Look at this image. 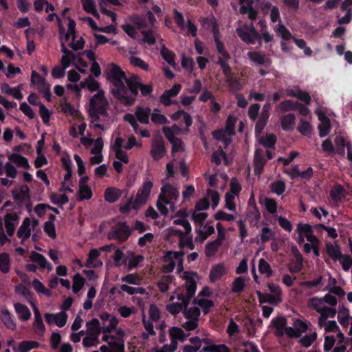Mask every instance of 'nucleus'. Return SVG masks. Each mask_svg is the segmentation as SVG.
Here are the masks:
<instances>
[{
	"label": "nucleus",
	"instance_id": "obj_1",
	"mask_svg": "<svg viewBox=\"0 0 352 352\" xmlns=\"http://www.w3.org/2000/svg\"><path fill=\"white\" fill-rule=\"evenodd\" d=\"M105 75L114 86L112 89L113 96L125 104H132L137 96V83L132 82L133 78H126L116 64H111L107 67Z\"/></svg>",
	"mask_w": 352,
	"mask_h": 352
},
{
	"label": "nucleus",
	"instance_id": "obj_2",
	"mask_svg": "<svg viewBox=\"0 0 352 352\" xmlns=\"http://www.w3.org/2000/svg\"><path fill=\"white\" fill-rule=\"evenodd\" d=\"M180 276L185 280L186 294H184L180 288L177 289L175 295L170 296L169 300L172 302L166 306L167 311L174 315L184 309L197 289L196 273L184 272Z\"/></svg>",
	"mask_w": 352,
	"mask_h": 352
},
{
	"label": "nucleus",
	"instance_id": "obj_3",
	"mask_svg": "<svg viewBox=\"0 0 352 352\" xmlns=\"http://www.w3.org/2000/svg\"><path fill=\"white\" fill-rule=\"evenodd\" d=\"M108 105V101L102 90H99L91 98L89 113L94 127L105 130L109 123L112 121L107 110Z\"/></svg>",
	"mask_w": 352,
	"mask_h": 352
},
{
	"label": "nucleus",
	"instance_id": "obj_4",
	"mask_svg": "<svg viewBox=\"0 0 352 352\" xmlns=\"http://www.w3.org/2000/svg\"><path fill=\"white\" fill-rule=\"evenodd\" d=\"M76 23L74 20L69 19L68 29L65 32L63 24H59V39L60 42L61 52L63 55L72 52L68 50L67 46L71 47L74 50H78L83 47L84 42L81 37L76 41L75 32Z\"/></svg>",
	"mask_w": 352,
	"mask_h": 352
},
{
	"label": "nucleus",
	"instance_id": "obj_5",
	"mask_svg": "<svg viewBox=\"0 0 352 352\" xmlns=\"http://www.w3.org/2000/svg\"><path fill=\"white\" fill-rule=\"evenodd\" d=\"M308 307L320 314V316L330 317L334 318L337 310V299L331 294H326L324 296L318 298L313 297L309 299Z\"/></svg>",
	"mask_w": 352,
	"mask_h": 352
},
{
	"label": "nucleus",
	"instance_id": "obj_6",
	"mask_svg": "<svg viewBox=\"0 0 352 352\" xmlns=\"http://www.w3.org/2000/svg\"><path fill=\"white\" fill-rule=\"evenodd\" d=\"M163 186L157 201V207L164 215H167L170 210H175V201L177 200L179 192L178 190L163 180Z\"/></svg>",
	"mask_w": 352,
	"mask_h": 352
},
{
	"label": "nucleus",
	"instance_id": "obj_7",
	"mask_svg": "<svg viewBox=\"0 0 352 352\" xmlns=\"http://www.w3.org/2000/svg\"><path fill=\"white\" fill-rule=\"evenodd\" d=\"M80 142L86 149L90 151L92 155V157L90 158V163L91 164H98L102 162V151L104 144L102 138L94 140L89 137H82Z\"/></svg>",
	"mask_w": 352,
	"mask_h": 352
},
{
	"label": "nucleus",
	"instance_id": "obj_8",
	"mask_svg": "<svg viewBox=\"0 0 352 352\" xmlns=\"http://www.w3.org/2000/svg\"><path fill=\"white\" fill-rule=\"evenodd\" d=\"M40 229L38 227V221L37 220H31L25 218L17 231V236L21 239V243L32 236L34 241H36L38 237Z\"/></svg>",
	"mask_w": 352,
	"mask_h": 352
},
{
	"label": "nucleus",
	"instance_id": "obj_9",
	"mask_svg": "<svg viewBox=\"0 0 352 352\" xmlns=\"http://www.w3.org/2000/svg\"><path fill=\"white\" fill-rule=\"evenodd\" d=\"M183 256L184 253L182 252L168 251L164 256L165 264L162 269L164 272H170L175 267L177 272L181 273L183 271Z\"/></svg>",
	"mask_w": 352,
	"mask_h": 352
},
{
	"label": "nucleus",
	"instance_id": "obj_10",
	"mask_svg": "<svg viewBox=\"0 0 352 352\" xmlns=\"http://www.w3.org/2000/svg\"><path fill=\"white\" fill-rule=\"evenodd\" d=\"M330 317L319 316L318 318V327L324 331V335L328 333H336V338L338 342L342 344L344 342L345 337L343 333L341 332L339 326L334 320H330Z\"/></svg>",
	"mask_w": 352,
	"mask_h": 352
},
{
	"label": "nucleus",
	"instance_id": "obj_11",
	"mask_svg": "<svg viewBox=\"0 0 352 352\" xmlns=\"http://www.w3.org/2000/svg\"><path fill=\"white\" fill-rule=\"evenodd\" d=\"M271 22L273 23H278L273 25V29L275 32L279 35L283 40L289 41L292 38L290 32L283 25L279 10L277 7L272 6L270 13Z\"/></svg>",
	"mask_w": 352,
	"mask_h": 352
},
{
	"label": "nucleus",
	"instance_id": "obj_12",
	"mask_svg": "<svg viewBox=\"0 0 352 352\" xmlns=\"http://www.w3.org/2000/svg\"><path fill=\"white\" fill-rule=\"evenodd\" d=\"M151 114V109L148 108H143L141 107H138L135 113V116L133 114H127L124 116V120L129 122L131 126H133L134 131L136 133L138 131V124L136 122L135 117L138 120L144 124H148L149 122V116Z\"/></svg>",
	"mask_w": 352,
	"mask_h": 352
},
{
	"label": "nucleus",
	"instance_id": "obj_13",
	"mask_svg": "<svg viewBox=\"0 0 352 352\" xmlns=\"http://www.w3.org/2000/svg\"><path fill=\"white\" fill-rule=\"evenodd\" d=\"M64 68H68L70 66H75L76 69L82 74H85L87 70V63L78 55L72 52L68 54L63 55L60 60Z\"/></svg>",
	"mask_w": 352,
	"mask_h": 352
},
{
	"label": "nucleus",
	"instance_id": "obj_14",
	"mask_svg": "<svg viewBox=\"0 0 352 352\" xmlns=\"http://www.w3.org/2000/svg\"><path fill=\"white\" fill-rule=\"evenodd\" d=\"M311 327L312 324L309 321L296 318L294 320L293 327H288L287 336L290 338H300Z\"/></svg>",
	"mask_w": 352,
	"mask_h": 352
},
{
	"label": "nucleus",
	"instance_id": "obj_15",
	"mask_svg": "<svg viewBox=\"0 0 352 352\" xmlns=\"http://www.w3.org/2000/svg\"><path fill=\"white\" fill-rule=\"evenodd\" d=\"M85 87H87L89 91L93 92L98 89L99 83L97 80L94 79L91 76H89L79 84L68 83L67 85V88L75 92L78 96L80 95L81 90Z\"/></svg>",
	"mask_w": 352,
	"mask_h": 352
},
{
	"label": "nucleus",
	"instance_id": "obj_16",
	"mask_svg": "<svg viewBox=\"0 0 352 352\" xmlns=\"http://www.w3.org/2000/svg\"><path fill=\"white\" fill-rule=\"evenodd\" d=\"M236 32L241 40L248 44H254L256 40L260 38V34L252 23L237 28Z\"/></svg>",
	"mask_w": 352,
	"mask_h": 352
},
{
	"label": "nucleus",
	"instance_id": "obj_17",
	"mask_svg": "<svg viewBox=\"0 0 352 352\" xmlns=\"http://www.w3.org/2000/svg\"><path fill=\"white\" fill-rule=\"evenodd\" d=\"M153 188V181L148 178L144 179L135 197L137 204H141L142 206L146 203L150 198Z\"/></svg>",
	"mask_w": 352,
	"mask_h": 352
},
{
	"label": "nucleus",
	"instance_id": "obj_18",
	"mask_svg": "<svg viewBox=\"0 0 352 352\" xmlns=\"http://www.w3.org/2000/svg\"><path fill=\"white\" fill-rule=\"evenodd\" d=\"M31 82L39 92L43 93L47 99H50V85L47 84L45 80L35 71L32 72Z\"/></svg>",
	"mask_w": 352,
	"mask_h": 352
},
{
	"label": "nucleus",
	"instance_id": "obj_19",
	"mask_svg": "<svg viewBox=\"0 0 352 352\" xmlns=\"http://www.w3.org/2000/svg\"><path fill=\"white\" fill-rule=\"evenodd\" d=\"M299 243H302L306 239L309 243L316 242L318 240L314 234L313 230L310 225L307 223H298L297 226Z\"/></svg>",
	"mask_w": 352,
	"mask_h": 352
},
{
	"label": "nucleus",
	"instance_id": "obj_20",
	"mask_svg": "<svg viewBox=\"0 0 352 352\" xmlns=\"http://www.w3.org/2000/svg\"><path fill=\"white\" fill-rule=\"evenodd\" d=\"M169 334L171 338V341L169 346V351L170 352H173L177 349V340L183 342L188 336V334L184 333L183 329L177 327H171L169 330Z\"/></svg>",
	"mask_w": 352,
	"mask_h": 352
},
{
	"label": "nucleus",
	"instance_id": "obj_21",
	"mask_svg": "<svg viewBox=\"0 0 352 352\" xmlns=\"http://www.w3.org/2000/svg\"><path fill=\"white\" fill-rule=\"evenodd\" d=\"M123 143L124 140L122 138H116L112 145V149L118 160L122 162L124 164H128L129 162V156L123 148Z\"/></svg>",
	"mask_w": 352,
	"mask_h": 352
},
{
	"label": "nucleus",
	"instance_id": "obj_22",
	"mask_svg": "<svg viewBox=\"0 0 352 352\" xmlns=\"http://www.w3.org/2000/svg\"><path fill=\"white\" fill-rule=\"evenodd\" d=\"M130 232L128 226L125 223L118 225V228L111 231L108 234L110 239H118L121 241H125L129 236Z\"/></svg>",
	"mask_w": 352,
	"mask_h": 352
},
{
	"label": "nucleus",
	"instance_id": "obj_23",
	"mask_svg": "<svg viewBox=\"0 0 352 352\" xmlns=\"http://www.w3.org/2000/svg\"><path fill=\"white\" fill-rule=\"evenodd\" d=\"M45 318L48 324H56L58 327H63L67 322V315L65 311L58 314H45Z\"/></svg>",
	"mask_w": 352,
	"mask_h": 352
},
{
	"label": "nucleus",
	"instance_id": "obj_24",
	"mask_svg": "<svg viewBox=\"0 0 352 352\" xmlns=\"http://www.w3.org/2000/svg\"><path fill=\"white\" fill-rule=\"evenodd\" d=\"M316 113L320 122L318 125L320 136L324 137L329 133L331 128L330 120L320 109H316Z\"/></svg>",
	"mask_w": 352,
	"mask_h": 352
},
{
	"label": "nucleus",
	"instance_id": "obj_25",
	"mask_svg": "<svg viewBox=\"0 0 352 352\" xmlns=\"http://www.w3.org/2000/svg\"><path fill=\"white\" fill-rule=\"evenodd\" d=\"M271 326L274 329L276 336L279 337L284 334L287 336L288 327H287V320L284 317L273 318L271 322Z\"/></svg>",
	"mask_w": 352,
	"mask_h": 352
},
{
	"label": "nucleus",
	"instance_id": "obj_26",
	"mask_svg": "<svg viewBox=\"0 0 352 352\" xmlns=\"http://www.w3.org/2000/svg\"><path fill=\"white\" fill-rule=\"evenodd\" d=\"M33 310L34 314V320L32 324L33 329L34 333L38 336H43L45 332V327L43 322V319L41 315L39 312V310L36 307L35 305L33 304Z\"/></svg>",
	"mask_w": 352,
	"mask_h": 352
},
{
	"label": "nucleus",
	"instance_id": "obj_27",
	"mask_svg": "<svg viewBox=\"0 0 352 352\" xmlns=\"http://www.w3.org/2000/svg\"><path fill=\"white\" fill-rule=\"evenodd\" d=\"M285 93L287 96L297 98L307 105L310 104L311 97L309 94L306 91H302L298 87L295 88L287 87Z\"/></svg>",
	"mask_w": 352,
	"mask_h": 352
},
{
	"label": "nucleus",
	"instance_id": "obj_28",
	"mask_svg": "<svg viewBox=\"0 0 352 352\" xmlns=\"http://www.w3.org/2000/svg\"><path fill=\"white\" fill-rule=\"evenodd\" d=\"M241 4L240 12L247 14L250 20L257 17V12L253 8L254 0H239Z\"/></svg>",
	"mask_w": 352,
	"mask_h": 352
},
{
	"label": "nucleus",
	"instance_id": "obj_29",
	"mask_svg": "<svg viewBox=\"0 0 352 352\" xmlns=\"http://www.w3.org/2000/svg\"><path fill=\"white\" fill-rule=\"evenodd\" d=\"M88 178L87 177H81L79 181V199L89 200L92 197V191L87 184Z\"/></svg>",
	"mask_w": 352,
	"mask_h": 352
},
{
	"label": "nucleus",
	"instance_id": "obj_30",
	"mask_svg": "<svg viewBox=\"0 0 352 352\" xmlns=\"http://www.w3.org/2000/svg\"><path fill=\"white\" fill-rule=\"evenodd\" d=\"M19 217L16 214L8 213L4 218V223L6 232L9 236H12L15 231V228L18 223Z\"/></svg>",
	"mask_w": 352,
	"mask_h": 352
},
{
	"label": "nucleus",
	"instance_id": "obj_31",
	"mask_svg": "<svg viewBox=\"0 0 352 352\" xmlns=\"http://www.w3.org/2000/svg\"><path fill=\"white\" fill-rule=\"evenodd\" d=\"M100 251L97 249L90 250L85 266L89 268H95L102 266V262L98 258L100 256Z\"/></svg>",
	"mask_w": 352,
	"mask_h": 352
},
{
	"label": "nucleus",
	"instance_id": "obj_32",
	"mask_svg": "<svg viewBox=\"0 0 352 352\" xmlns=\"http://www.w3.org/2000/svg\"><path fill=\"white\" fill-rule=\"evenodd\" d=\"M182 87L179 84H175L168 90H166L160 96V102L166 106L171 104V98L175 97L179 92Z\"/></svg>",
	"mask_w": 352,
	"mask_h": 352
},
{
	"label": "nucleus",
	"instance_id": "obj_33",
	"mask_svg": "<svg viewBox=\"0 0 352 352\" xmlns=\"http://www.w3.org/2000/svg\"><path fill=\"white\" fill-rule=\"evenodd\" d=\"M228 272V269L224 263H218L214 265L210 272V280L214 283L219 280Z\"/></svg>",
	"mask_w": 352,
	"mask_h": 352
},
{
	"label": "nucleus",
	"instance_id": "obj_34",
	"mask_svg": "<svg viewBox=\"0 0 352 352\" xmlns=\"http://www.w3.org/2000/svg\"><path fill=\"white\" fill-rule=\"evenodd\" d=\"M190 344H185L182 346L183 352H197L201 347L202 342L209 344L208 339L201 340L199 337H193L190 339Z\"/></svg>",
	"mask_w": 352,
	"mask_h": 352
},
{
	"label": "nucleus",
	"instance_id": "obj_35",
	"mask_svg": "<svg viewBox=\"0 0 352 352\" xmlns=\"http://www.w3.org/2000/svg\"><path fill=\"white\" fill-rule=\"evenodd\" d=\"M0 318L3 324L9 329L15 330L16 329V324L11 314V313L6 309L3 308L0 312Z\"/></svg>",
	"mask_w": 352,
	"mask_h": 352
},
{
	"label": "nucleus",
	"instance_id": "obj_36",
	"mask_svg": "<svg viewBox=\"0 0 352 352\" xmlns=\"http://www.w3.org/2000/svg\"><path fill=\"white\" fill-rule=\"evenodd\" d=\"M165 153L164 145L162 140L157 139L153 142L151 154L152 157L158 160L162 158Z\"/></svg>",
	"mask_w": 352,
	"mask_h": 352
},
{
	"label": "nucleus",
	"instance_id": "obj_37",
	"mask_svg": "<svg viewBox=\"0 0 352 352\" xmlns=\"http://www.w3.org/2000/svg\"><path fill=\"white\" fill-rule=\"evenodd\" d=\"M260 304L269 303L270 305L276 306L282 301L281 296H274L270 294H262L257 292Z\"/></svg>",
	"mask_w": 352,
	"mask_h": 352
},
{
	"label": "nucleus",
	"instance_id": "obj_38",
	"mask_svg": "<svg viewBox=\"0 0 352 352\" xmlns=\"http://www.w3.org/2000/svg\"><path fill=\"white\" fill-rule=\"evenodd\" d=\"M142 260L143 257L141 255H135L133 252L128 251L126 253L125 266L129 270H131L137 267L139 263L142 261Z\"/></svg>",
	"mask_w": 352,
	"mask_h": 352
},
{
	"label": "nucleus",
	"instance_id": "obj_39",
	"mask_svg": "<svg viewBox=\"0 0 352 352\" xmlns=\"http://www.w3.org/2000/svg\"><path fill=\"white\" fill-rule=\"evenodd\" d=\"M338 320L343 328H347L352 320L349 310L346 307H342L338 312Z\"/></svg>",
	"mask_w": 352,
	"mask_h": 352
},
{
	"label": "nucleus",
	"instance_id": "obj_40",
	"mask_svg": "<svg viewBox=\"0 0 352 352\" xmlns=\"http://www.w3.org/2000/svg\"><path fill=\"white\" fill-rule=\"evenodd\" d=\"M30 258L33 262L38 263L41 268H46L48 271H52L53 269L52 265L47 261L45 256L38 252H32Z\"/></svg>",
	"mask_w": 352,
	"mask_h": 352
},
{
	"label": "nucleus",
	"instance_id": "obj_41",
	"mask_svg": "<svg viewBox=\"0 0 352 352\" xmlns=\"http://www.w3.org/2000/svg\"><path fill=\"white\" fill-rule=\"evenodd\" d=\"M14 307L19 320L26 321L30 318L32 314L28 307L21 303H15Z\"/></svg>",
	"mask_w": 352,
	"mask_h": 352
},
{
	"label": "nucleus",
	"instance_id": "obj_42",
	"mask_svg": "<svg viewBox=\"0 0 352 352\" xmlns=\"http://www.w3.org/2000/svg\"><path fill=\"white\" fill-rule=\"evenodd\" d=\"M8 159L12 163L15 164L19 167L24 169L30 168V164L28 163V159L18 153H12L9 155Z\"/></svg>",
	"mask_w": 352,
	"mask_h": 352
},
{
	"label": "nucleus",
	"instance_id": "obj_43",
	"mask_svg": "<svg viewBox=\"0 0 352 352\" xmlns=\"http://www.w3.org/2000/svg\"><path fill=\"white\" fill-rule=\"evenodd\" d=\"M39 344L34 340H25L20 342L17 347L14 348V352H29L38 346Z\"/></svg>",
	"mask_w": 352,
	"mask_h": 352
},
{
	"label": "nucleus",
	"instance_id": "obj_44",
	"mask_svg": "<svg viewBox=\"0 0 352 352\" xmlns=\"http://www.w3.org/2000/svg\"><path fill=\"white\" fill-rule=\"evenodd\" d=\"M248 56L254 63L257 65H264L269 66L271 63L270 60L265 58L263 55L257 52H249Z\"/></svg>",
	"mask_w": 352,
	"mask_h": 352
},
{
	"label": "nucleus",
	"instance_id": "obj_45",
	"mask_svg": "<svg viewBox=\"0 0 352 352\" xmlns=\"http://www.w3.org/2000/svg\"><path fill=\"white\" fill-rule=\"evenodd\" d=\"M86 327L87 334L99 336L100 332L102 331V329L100 325V322L98 319H93L91 321L87 322Z\"/></svg>",
	"mask_w": 352,
	"mask_h": 352
},
{
	"label": "nucleus",
	"instance_id": "obj_46",
	"mask_svg": "<svg viewBox=\"0 0 352 352\" xmlns=\"http://www.w3.org/2000/svg\"><path fill=\"white\" fill-rule=\"evenodd\" d=\"M195 305H197L199 309L202 310L205 314H208L210 308L213 306V302L208 298L197 296L195 299Z\"/></svg>",
	"mask_w": 352,
	"mask_h": 352
},
{
	"label": "nucleus",
	"instance_id": "obj_47",
	"mask_svg": "<svg viewBox=\"0 0 352 352\" xmlns=\"http://www.w3.org/2000/svg\"><path fill=\"white\" fill-rule=\"evenodd\" d=\"M122 195V190L115 188H108L104 192V199L109 203H114Z\"/></svg>",
	"mask_w": 352,
	"mask_h": 352
},
{
	"label": "nucleus",
	"instance_id": "obj_48",
	"mask_svg": "<svg viewBox=\"0 0 352 352\" xmlns=\"http://www.w3.org/2000/svg\"><path fill=\"white\" fill-rule=\"evenodd\" d=\"M297 131L302 135L308 136L311 134L313 129L309 120L301 118L297 126Z\"/></svg>",
	"mask_w": 352,
	"mask_h": 352
},
{
	"label": "nucleus",
	"instance_id": "obj_49",
	"mask_svg": "<svg viewBox=\"0 0 352 352\" xmlns=\"http://www.w3.org/2000/svg\"><path fill=\"white\" fill-rule=\"evenodd\" d=\"M265 163V161L262 153L256 148L254 156V171L256 175H259L262 173Z\"/></svg>",
	"mask_w": 352,
	"mask_h": 352
},
{
	"label": "nucleus",
	"instance_id": "obj_50",
	"mask_svg": "<svg viewBox=\"0 0 352 352\" xmlns=\"http://www.w3.org/2000/svg\"><path fill=\"white\" fill-rule=\"evenodd\" d=\"M296 117L294 114L289 113L281 118V126L284 131H292L294 128Z\"/></svg>",
	"mask_w": 352,
	"mask_h": 352
},
{
	"label": "nucleus",
	"instance_id": "obj_51",
	"mask_svg": "<svg viewBox=\"0 0 352 352\" xmlns=\"http://www.w3.org/2000/svg\"><path fill=\"white\" fill-rule=\"evenodd\" d=\"M318 333L316 331H312L300 338L299 343L305 348H308L316 340Z\"/></svg>",
	"mask_w": 352,
	"mask_h": 352
},
{
	"label": "nucleus",
	"instance_id": "obj_52",
	"mask_svg": "<svg viewBox=\"0 0 352 352\" xmlns=\"http://www.w3.org/2000/svg\"><path fill=\"white\" fill-rule=\"evenodd\" d=\"M5 173L8 177L15 178L17 174L16 168L12 164L11 162L6 163L4 166L0 162V175Z\"/></svg>",
	"mask_w": 352,
	"mask_h": 352
},
{
	"label": "nucleus",
	"instance_id": "obj_53",
	"mask_svg": "<svg viewBox=\"0 0 352 352\" xmlns=\"http://www.w3.org/2000/svg\"><path fill=\"white\" fill-rule=\"evenodd\" d=\"M183 314L185 318L187 319H199V317L200 316V309L197 305H195L194 301L192 305L190 307L187 308V306L184 307V309L183 310Z\"/></svg>",
	"mask_w": 352,
	"mask_h": 352
},
{
	"label": "nucleus",
	"instance_id": "obj_54",
	"mask_svg": "<svg viewBox=\"0 0 352 352\" xmlns=\"http://www.w3.org/2000/svg\"><path fill=\"white\" fill-rule=\"evenodd\" d=\"M133 83H137V93L138 92V90L140 89L141 91V94L144 96H150L153 87L151 85H143L141 83L140 80L138 78L134 77L133 80L132 81Z\"/></svg>",
	"mask_w": 352,
	"mask_h": 352
},
{
	"label": "nucleus",
	"instance_id": "obj_55",
	"mask_svg": "<svg viewBox=\"0 0 352 352\" xmlns=\"http://www.w3.org/2000/svg\"><path fill=\"white\" fill-rule=\"evenodd\" d=\"M10 264L11 261L10 255L6 252L0 254V271L2 273L6 274L9 272Z\"/></svg>",
	"mask_w": 352,
	"mask_h": 352
},
{
	"label": "nucleus",
	"instance_id": "obj_56",
	"mask_svg": "<svg viewBox=\"0 0 352 352\" xmlns=\"http://www.w3.org/2000/svg\"><path fill=\"white\" fill-rule=\"evenodd\" d=\"M1 91L5 94L12 95L17 100H21L23 98V95L19 88L11 87L8 84H3L1 86Z\"/></svg>",
	"mask_w": 352,
	"mask_h": 352
},
{
	"label": "nucleus",
	"instance_id": "obj_57",
	"mask_svg": "<svg viewBox=\"0 0 352 352\" xmlns=\"http://www.w3.org/2000/svg\"><path fill=\"white\" fill-rule=\"evenodd\" d=\"M256 140L259 144L263 145L265 147H272L276 142V138L272 134L266 135L265 137L263 135L258 136Z\"/></svg>",
	"mask_w": 352,
	"mask_h": 352
},
{
	"label": "nucleus",
	"instance_id": "obj_58",
	"mask_svg": "<svg viewBox=\"0 0 352 352\" xmlns=\"http://www.w3.org/2000/svg\"><path fill=\"white\" fill-rule=\"evenodd\" d=\"M81 1L83 10L86 12L93 14L95 17H99V14L96 10V4L94 0H81Z\"/></svg>",
	"mask_w": 352,
	"mask_h": 352
},
{
	"label": "nucleus",
	"instance_id": "obj_59",
	"mask_svg": "<svg viewBox=\"0 0 352 352\" xmlns=\"http://www.w3.org/2000/svg\"><path fill=\"white\" fill-rule=\"evenodd\" d=\"M142 206L141 204H137L136 199H131L127 203L120 206V210L123 214H128L131 210H137Z\"/></svg>",
	"mask_w": 352,
	"mask_h": 352
},
{
	"label": "nucleus",
	"instance_id": "obj_60",
	"mask_svg": "<svg viewBox=\"0 0 352 352\" xmlns=\"http://www.w3.org/2000/svg\"><path fill=\"white\" fill-rule=\"evenodd\" d=\"M275 236L274 232L267 226H263L260 231V238L262 243H266Z\"/></svg>",
	"mask_w": 352,
	"mask_h": 352
},
{
	"label": "nucleus",
	"instance_id": "obj_61",
	"mask_svg": "<svg viewBox=\"0 0 352 352\" xmlns=\"http://www.w3.org/2000/svg\"><path fill=\"white\" fill-rule=\"evenodd\" d=\"M163 132L166 135V138L170 141L176 138L177 135L181 133V129L177 125H173L171 127H164Z\"/></svg>",
	"mask_w": 352,
	"mask_h": 352
},
{
	"label": "nucleus",
	"instance_id": "obj_62",
	"mask_svg": "<svg viewBox=\"0 0 352 352\" xmlns=\"http://www.w3.org/2000/svg\"><path fill=\"white\" fill-rule=\"evenodd\" d=\"M236 216L233 214H229L222 210H218L214 214V219L217 221H226L232 222L236 219Z\"/></svg>",
	"mask_w": 352,
	"mask_h": 352
},
{
	"label": "nucleus",
	"instance_id": "obj_63",
	"mask_svg": "<svg viewBox=\"0 0 352 352\" xmlns=\"http://www.w3.org/2000/svg\"><path fill=\"white\" fill-rule=\"evenodd\" d=\"M118 323V319L117 317L113 316L107 321L106 324L101 326L102 332L107 333L111 332L116 329Z\"/></svg>",
	"mask_w": 352,
	"mask_h": 352
},
{
	"label": "nucleus",
	"instance_id": "obj_64",
	"mask_svg": "<svg viewBox=\"0 0 352 352\" xmlns=\"http://www.w3.org/2000/svg\"><path fill=\"white\" fill-rule=\"evenodd\" d=\"M85 278L79 274H76L73 277L72 290L75 294L79 292L83 287Z\"/></svg>",
	"mask_w": 352,
	"mask_h": 352
}]
</instances>
